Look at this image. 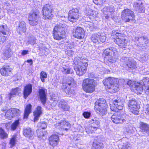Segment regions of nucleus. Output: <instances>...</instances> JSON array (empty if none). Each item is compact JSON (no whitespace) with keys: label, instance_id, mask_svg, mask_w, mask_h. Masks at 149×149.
Here are the masks:
<instances>
[{"label":"nucleus","instance_id":"nucleus-62","mask_svg":"<svg viewBox=\"0 0 149 149\" xmlns=\"http://www.w3.org/2000/svg\"><path fill=\"white\" fill-rule=\"evenodd\" d=\"M2 97V96L0 95V105L3 102Z\"/></svg>","mask_w":149,"mask_h":149},{"label":"nucleus","instance_id":"nucleus-1","mask_svg":"<svg viewBox=\"0 0 149 149\" xmlns=\"http://www.w3.org/2000/svg\"><path fill=\"white\" fill-rule=\"evenodd\" d=\"M113 38H115L114 41L120 47L125 48L127 46V41L126 40L124 34L113 31L112 33Z\"/></svg>","mask_w":149,"mask_h":149},{"label":"nucleus","instance_id":"nucleus-5","mask_svg":"<svg viewBox=\"0 0 149 149\" xmlns=\"http://www.w3.org/2000/svg\"><path fill=\"white\" fill-rule=\"evenodd\" d=\"M120 64L123 67H127L133 70L136 68V63L135 61L131 58L123 57L120 59Z\"/></svg>","mask_w":149,"mask_h":149},{"label":"nucleus","instance_id":"nucleus-7","mask_svg":"<svg viewBox=\"0 0 149 149\" xmlns=\"http://www.w3.org/2000/svg\"><path fill=\"white\" fill-rule=\"evenodd\" d=\"M121 17L122 19L126 22H132L135 19L134 12L128 9H124L122 11Z\"/></svg>","mask_w":149,"mask_h":149},{"label":"nucleus","instance_id":"nucleus-59","mask_svg":"<svg viewBox=\"0 0 149 149\" xmlns=\"http://www.w3.org/2000/svg\"><path fill=\"white\" fill-rule=\"evenodd\" d=\"M93 2L95 4H99L100 2V1H101V0H93Z\"/></svg>","mask_w":149,"mask_h":149},{"label":"nucleus","instance_id":"nucleus-19","mask_svg":"<svg viewBox=\"0 0 149 149\" xmlns=\"http://www.w3.org/2000/svg\"><path fill=\"white\" fill-rule=\"evenodd\" d=\"M85 35V32L84 29L79 27H78L73 33V36L74 37L79 39L83 38Z\"/></svg>","mask_w":149,"mask_h":149},{"label":"nucleus","instance_id":"nucleus-17","mask_svg":"<svg viewBox=\"0 0 149 149\" xmlns=\"http://www.w3.org/2000/svg\"><path fill=\"white\" fill-rule=\"evenodd\" d=\"M21 112L18 109L11 108L7 111L5 115V117L8 119L11 120L15 115L18 116Z\"/></svg>","mask_w":149,"mask_h":149},{"label":"nucleus","instance_id":"nucleus-32","mask_svg":"<svg viewBox=\"0 0 149 149\" xmlns=\"http://www.w3.org/2000/svg\"><path fill=\"white\" fill-rule=\"evenodd\" d=\"M65 33H53L54 38L57 40H60L63 39L65 37Z\"/></svg>","mask_w":149,"mask_h":149},{"label":"nucleus","instance_id":"nucleus-64","mask_svg":"<svg viewBox=\"0 0 149 149\" xmlns=\"http://www.w3.org/2000/svg\"><path fill=\"white\" fill-rule=\"evenodd\" d=\"M143 58H145V59H144L143 60H142L141 61L142 62H143L145 61V59H146L145 57H144Z\"/></svg>","mask_w":149,"mask_h":149},{"label":"nucleus","instance_id":"nucleus-58","mask_svg":"<svg viewBox=\"0 0 149 149\" xmlns=\"http://www.w3.org/2000/svg\"><path fill=\"white\" fill-rule=\"evenodd\" d=\"M28 53V51L27 50H23L22 52V54L23 55H24L27 54Z\"/></svg>","mask_w":149,"mask_h":149},{"label":"nucleus","instance_id":"nucleus-39","mask_svg":"<svg viewBox=\"0 0 149 149\" xmlns=\"http://www.w3.org/2000/svg\"><path fill=\"white\" fill-rule=\"evenodd\" d=\"M97 130V127L89 125L86 128V132L88 133H92L95 131Z\"/></svg>","mask_w":149,"mask_h":149},{"label":"nucleus","instance_id":"nucleus-49","mask_svg":"<svg viewBox=\"0 0 149 149\" xmlns=\"http://www.w3.org/2000/svg\"><path fill=\"white\" fill-rule=\"evenodd\" d=\"M16 136H13L10 141V144L12 146H13L15 144V141L16 140Z\"/></svg>","mask_w":149,"mask_h":149},{"label":"nucleus","instance_id":"nucleus-2","mask_svg":"<svg viewBox=\"0 0 149 149\" xmlns=\"http://www.w3.org/2000/svg\"><path fill=\"white\" fill-rule=\"evenodd\" d=\"M119 81L117 79L109 77L104 80L103 83L106 88L113 90L112 92H116L118 91L119 85Z\"/></svg>","mask_w":149,"mask_h":149},{"label":"nucleus","instance_id":"nucleus-63","mask_svg":"<svg viewBox=\"0 0 149 149\" xmlns=\"http://www.w3.org/2000/svg\"><path fill=\"white\" fill-rule=\"evenodd\" d=\"M6 146V144L5 143H3L2 146L3 147L2 149H4Z\"/></svg>","mask_w":149,"mask_h":149},{"label":"nucleus","instance_id":"nucleus-33","mask_svg":"<svg viewBox=\"0 0 149 149\" xmlns=\"http://www.w3.org/2000/svg\"><path fill=\"white\" fill-rule=\"evenodd\" d=\"M138 84L142 86L144 88L149 86V78L147 77H144L139 83Z\"/></svg>","mask_w":149,"mask_h":149},{"label":"nucleus","instance_id":"nucleus-8","mask_svg":"<svg viewBox=\"0 0 149 149\" xmlns=\"http://www.w3.org/2000/svg\"><path fill=\"white\" fill-rule=\"evenodd\" d=\"M39 12L38 10L31 11L29 16V23L33 26L37 25L40 19Z\"/></svg>","mask_w":149,"mask_h":149},{"label":"nucleus","instance_id":"nucleus-10","mask_svg":"<svg viewBox=\"0 0 149 149\" xmlns=\"http://www.w3.org/2000/svg\"><path fill=\"white\" fill-rule=\"evenodd\" d=\"M80 16L79 10L77 8H73L69 12L68 19L70 22H74L79 19Z\"/></svg>","mask_w":149,"mask_h":149},{"label":"nucleus","instance_id":"nucleus-52","mask_svg":"<svg viewBox=\"0 0 149 149\" xmlns=\"http://www.w3.org/2000/svg\"><path fill=\"white\" fill-rule=\"evenodd\" d=\"M37 133L38 137L39 138H42L44 136V134L43 132L39 130H37L36 131Z\"/></svg>","mask_w":149,"mask_h":149},{"label":"nucleus","instance_id":"nucleus-18","mask_svg":"<svg viewBox=\"0 0 149 149\" xmlns=\"http://www.w3.org/2000/svg\"><path fill=\"white\" fill-rule=\"evenodd\" d=\"M135 41H136L137 46L142 49L146 47L148 42V38L144 37L140 38L136 37Z\"/></svg>","mask_w":149,"mask_h":149},{"label":"nucleus","instance_id":"nucleus-51","mask_svg":"<svg viewBox=\"0 0 149 149\" xmlns=\"http://www.w3.org/2000/svg\"><path fill=\"white\" fill-rule=\"evenodd\" d=\"M36 38L33 36L30 37L29 39V42L32 45H34L36 42Z\"/></svg>","mask_w":149,"mask_h":149},{"label":"nucleus","instance_id":"nucleus-54","mask_svg":"<svg viewBox=\"0 0 149 149\" xmlns=\"http://www.w3.org/2000/svg\"><path fill=\"white\" fill-rule=\"evenodd\" d=\"M6 37L5 36H1L0 35V44H3L6 40Z\"/></svg>","mask_w":149,"mask_h":149},{"label":"nucleus","instance_id":"nucleus-57","mask_svg":"<svg viewBox=\"0 0 149 149\" xmlns=\"http://www.w3.org/2000/svg\"><path fill=\"white\" fill-rule=\"evenodd\" d=\"M144 89L145 90L146 94L149 95V86L144 88Z\"/></svg>","mask_w":149,"mask_h":149},{"label":"nucleus","instance_id":"nucleus-60","mask_svg":"<svg viewBox=\"0 0 149 149\" xmlns=\"http://www.w3.org/2000/svg\"><path fill=\"white\" fill-rule=\"evenodd\" d=\"M146 113L148 114L149 115V106L147 105V108L146 109V112H145Z\"/></svg>","mask_w":149,"mask_h":149},{"label":"nucleus","instance_id":"nucleus-53","mask_svg":"<svg viewBox=\"0 0 149 149\" xmlns=\"http://www.w3.org/2000/svg\"><path fill=\"white\" fill-rule=\"evenodd\" d=\"M127 84L130 87H134L136 84H135L134 81L130 80L127 81Z\"/></svg>","mask_w":149,"mask_h":149},{"label":"nucleus","instance_id":"nucleus-37","mask_svg":"<svg viewBox=\"0 0 149 149\" xmlns=\"http://www.w3.org/2000/svg\"><path fill=\"white\" fill-rule=\"evenodd\" d=\"M20 92V88L17 87L13 89L11 91L9 95V98L10 99L12 97V96L13 95H17Z\"/></svg>","mask_w":149,"mask_h":149},{"label":"nucleus","instance_id":"nucleus-9","mask_svg":"<svg viewBox=\"0 0 149 149\" xmlns=\"http://www.w3.org/2000/svg\"><path fill=\"white\" fill-rule=\"evenodd\" d=\"M111 118L112 121L116 124H122L127 122L126 118L118 112L113 113Z\"/></svg>","mask_w":149,"mask_h":149},{"label":"nucleus","instance_id":"nucleus-4","mask_svg":"<svg viewBox=\"0 0 149 149\" xmlns=\"http://www.w3.org/2000/svg\"><path fill=\"white\" fill-rule=\"evenodd\" d=\"M95 83L93 79L89 78L84 80L82 83L83 90L86 93H91L94 91L95 89Z\"/></svg>","mask_w":149,"mask_h":149},{"label":"nucleus","instance_id":"nucleus-28","mask_svg":"<svg viewBox=\"0 0 149 149\" xmlns=\"http://www.w3.org/2000/svg\"><path fill=\"white\" fill-rule=\"evenodd\" d=\"M64 26L61 24H58L56 26L54 29L53 33H65Z\"/></svg>","mask_w":149,"mask_h":149},{"label":"nucleus","instance_id":"nucleus-45","mask_svg":"<svg viewBox=\"0 0 149 149\" xmlns=\"http://www.w3.org/2000/svg\"><path fill=\"white\" fill-rule=\"evenodd\" d=\"M71 69L68 68L66 66L62 67V71L63 73L65 74H68L71 73Z\"/></svg>","mask_w":149,"mask_h":149},{"label":"nucleus","instance_id":"nucleus-14","mask_svg":"<svg viewBox=\"0 0 149 149\" xmlns=\"http://www.w3.org/2000/svg\"><path fill=\"white\" fill-rule=\"evenodd\" d=\"M106 56L108 57V60L110 62L113 63L115 60L113 59L114 56L117 53L116 49L113 47H111L109 49H106L104 52Z\"/></svg>","mask_w":149,"mask_h":149},{"label":"nucleus","instance_id":"nucleus-16","mask_svg":"<svg viewBox=\"0 0 149 149\" xmlns=\"http://www.w3.org/2000/svg\"><path fill=\"white\" fill-rule=\"evenodd\" d=\"M106 39V37L104 33H99L93 34L91 38L92 40L95 43L97 42H103L105 41Z\"/></svg>","mask_w":149,"mask_h":149},{"label":"nucleus","instance_id":"nucleus-34","mask_svg":"<svg viewBox=\"0 0 149 149\" xmlns=\"http://www.w3.org/2000/svg\"><path fill=\"white\" fill-rule=\"evenodd\" d=\"M31 104H28L26 106L24 111V118L26 119L28 117L29 114L31 112Z\"/></svg>","mask_w":149,"mask_h":149},{"label":"nucleus","instance_id":"nucleus-31","mask_svg":"<svg viewBox=\"0 0 149 149\" xmlns=\"http://www.w3.org/2000/svg\"><path fill=\"white\" fill-rule=\"evenodd\" d=\"M42 113L41 107L40 106H38L36 110L34 112V122L37 121L39 119L40 115Z\"/></svg>","mask_w":149,"mask_h":149},{"label":"nucleus","instance_id":"nucleus-12","mask_svg":"<svg viewBox=\"0 0 149 149\" xmlns=\"http://www.w3.org/2000/svg\"><path fill=\"white\" fill-rule=\"evenodd\" d=\"M124 106V101L120 98H117L114 100L113 104H111L110 109L113 111H116L117 109L121 110Z\"/></svg>","mask_w":149,"mask_h":149},{"label":"nucleus","instance_id":"nucleus-24","mask_svg":"<svg viewBox=\"0 0 149 149\" xmlns=\"http://www.w3.org/2000/svg\"><path fill=\"white\" fill-rule=\"evenodd\" d=\"M32 92V85L29 84L24 87L23 91L24 97L26 98Z\"/></svg>","mask_w":149,"mask_h":149},{"label":"nucleus","instance_id":"nucleus-15","mask_svg":"<svg viewBox=\"0 0 149 149\" xmlns=\"http://www.w3.org/2000/svg\"><path fill=\"white\" fill-rule=\"evenodd\" d=\"M102 11L105 15V17L107 19L110 17L112 18L113 17V14L115 12V9L113 6L105 7L102 10Z\"/></svg>","mask_w":149,"mask_h":149},{"label":"nucleus","instance_id":"nucleus-20","mask_svg":"<svg viewBox=\"0 0 149 149\" xmlns=\"http://www.w3.org/2000/svg\"><path fill=\"white\" fill-rule=\"evenodd\" d=\"M12 70V68L9 65H4L1 69L0 72L2 75L8 76L9 75Z\"/></svg>","mask_w":149,"mask_h":149},{"label":"nucleus","instance_id":"nucleus-23","mask_svg":"<svg viewBox=\"0 0 149 149\" xmlns=\"http://www.w3.org/2000/svg\"><path fill=\"white\" fill-rule=\"evenodd\" d=\"M26 26L25 23L23 21L20 22L17 29V32L19 34H21L23 33H25L26 31Z\"/></svg>","mask_w":149,"mask_h":149},{"label":"nucleus","instance_id":"nucleus-35","mask_svg":"<svg viewBox=\"0 0 149 149\" xmlns=\"http://www.w3.org/2000/svg\"><path fill=\"white\" fill-rule=\"evenodd\" d=\"M73 81V79L71 77H69L67 79V82L63 83V88L64 89H66L68 87V86H70Z\"/></svg>","mask_w":149,"mask_h":149},{"label":"nucleus","instance_id":"nucleus-56","mask_svg":"<svg viewBox=\"0 0 149 149\" xmlns=\"http://www.w3.org/2000/svg\"><path fill=\"white\" fill-rule=\"evenodd\" d=\"M89 27L91 29H94L95 27L94 26V25L93 23H90V24H88Z\"/></svg>","mask_w":149,"mask_h":149},{"label":"nucleus","instance_id":"nucleus-55","mask_svg":"<svg viewBox=\"0 0 149 149\" xmlns=\"http://www.w3.org/2000/svg\"><path fill=\"white\" fill-rule=\"evenodd\" d=\"M83 115L85 118H88L90 116V113L89 112H86L83 113Z\"/></svg>","mask_w":149,"mask_h":149},{"label":"nucleus","instance_id":"nucleus-3","mask_svg":"<svg viewBox=\"0 0 149 149\" xmlns=\"http://www.w3.org/2000/svg\"><path fill=\"white\" fill-rule=\"evenodd\" d=\"M107 105L105 100L103 98L98 99L95 103V109L97 113L103 115L107 113Z\"/></svg>","mask_w":149,"mask_h":149},{"label":"nucleus","instance_id":"nucleus-26","mask_svg":"<svg viewBox=\"0 0 149 149\" xmlns=\"http://www.w3.org/2000/svg\"><path fill=\"white\" fill-rule=\"evenodd\" d=\"M40 99L41 103L43 105L46 103V95L44 90L41 89L39 90Z\"/></svg>","mask_w":149,"mask_h":149},{"label":"nucleus","instance_id":"nucleus-42","mask_svg":"<svg viewBox=\"0 0 149 149\" xmlns=\"http://www.w3.org/2000/svg\"><path fill=\"white\" fill-rule=\"evenodd\" d=\"M139 83L136 84L134 86L135 89L136 91L138 93L141 94L142 90L144 89V87L138 84Z\"/></svg>","mask_w":149,"mask_h":149},{"label":"nucleus","instance_id":"nucleus-47","mask_svg":"<svg viewBox=\"0 0 149 149\" xmlns=\"http://www.w3.org/2000/svg\"><path fill=\"white\" fill-rule=\"evenodd\" d=\"M143 5L141 1H138L135 2L134 4V7L135 9L138 10V7H139L141 5Z\"/></svg>","mask_w":149,"mask_h":149},{"label":"nucleus","instance_id":"nucleus-48","mask_svg":"<svg viewBox=\"0 0 149 149\" xmlns=\"http://www.w3.org/2000/svg\"><path fill=\"white\" fill-rule=\"evenodd\" d=\"M130 147V144L128 142L123 143L122 145L121 149H128Z\"/></svg>","mask_w":149,"mask_h":149},{"label":"nucleus","instance_id":"nucleus-43","mask_svg":"<svg viewBox=\"0 0 149 149\" xmlns=\"http://www.w3.org/2000/svg\"><path fill=\"white\" fill-rule=\"evenodd\" d=\"M8 137V134L1 128H0V138L2 139H5Z\"/></svg>","mask_w":149,"mask_h":149},{"label":"nucleus","instance_id":"nucleus-25","mask_svg":"<svg viewBox=\"0 0 149 149\" xmlns=\"http://www.w3.org/2000/svg\"><path fill=\"white\" fill-rule=\"evenodd\" d=\"M56 125L57 127L60 126L63 129L66 130H68L71 126V125L69 123L65 120L61 121L60 122L57 123Z\"/></svg>","mask_w":149,"mask_h":149},{"label":"nucleus","instance_id":"nucleus-29","mask_svg":"<svg viewBox=\"0 0 149 149\" xmlns=\"http://www.w3.org/2000/svg\"><path fill=\"white\" fill-rule=\"evenodd\" d=\"M59 107L63 111H68L70 110V107L66 102L62 101L60 102Z\"/></svg>","mask_w":149,"mask_h":149},{"label":"nucleus","instance_id":"nucleus-13","mask_svg":"<svg viewBox=\"0 0 149 149\" xmlns=\"http://www.w3.org/2000/svg\"><path fill=\"white\" fill-rule=\"evenodd\" d=\"M42 15L44 19H51L53 16L50 5L46 4L44 6L42 10Z\"/></svg>","mask_w":149,"mask_h":149},{"label":"nucleus","instance_id":"nucleus-30","mask_svg":"<svg viewBox=\"0 0 149 149\" xmlns=\"http://www.w3.org/2000/svg\"><path fill=\"white\" fill-rule=\"evenodd\" d=\"M84 12L87 15L92 16L94 17H96L98 14L97 12L92 10L88 6L86 7Z\"/></svg>","mask_w":149,"mask_h":149},{"label":"nucleus","instance_id":"nucleus-38","mask_svg":"<svg viewBox=\"0 0 149 149\" xmlns=\"http://www.w3.org/2000/svg\"><path fill=\"white\" fill-rule=\"evenodd\" d=\"M12 53L11 49L9 47H6L4 50L3 54L6 58H9L11 57Z\"/></svg>","mask_w":149,"mask_h":149},{"label":"nucleus","instance_id":"nucleus-61","mask_svg":"<svg viewBox=\"0 0 149 149\" xmlns=\"http://www.w3.org/2000/svg\"><path fill=\"white\" fill-rule=\"evenodd\" d=\"M27 62L28 63H30V65H32L33 64V61L32 59L28 60Z\"/></svg>","mask_w":149,"mask_h":149},{"label":"nucleus","instance_id":"nucleus-50","mask_svg":"<svg viewBox=\"0 0 149 149\" xmlns=\"http://www.w3.org/2000/svg\"><path fill=\"white\" fill-rule=\"evenodd\" d=\"M138 10L137 9H135V10L139 13H141L144 12L145 8L143 5H141L139 7H138Z\"/></svg>","mask_w":149,"mask_h":149},{"label":"nucleus","instance_id":"nucleus-6","mask_svg":"<svg viewBox=\"0 0 149 149\" xmlns=\"http://www.w3.org/2000/svg\"><path fill=\"white\" fill-rule=\"evenodd\" d=\"M74 69L77 74L80 76L83 75L86 72L87 67L88 65L87 62L79 61L77 64L75 63Z\"/></svg>","mask_w":149,"mask_h":149},{"label":"nucleus","instance_id":"nucleus-41","mask_svg":"<svg viewBox=\"0 0 149 149\" xmlns=\"http://www.w3.org/2000/svg\"><path fill=\"white\" fill-rule=\"evenodd\" d=\"M19 124V120H16L10 126L11 130L13 131L15 130L18 127Z\"/></svg>","mask_w":149,"mask_h":149},{"label":"nucleus","instance_id":"nucleus-46","mask_svg":"<svg viewBox=\"0 0 149 149\" xmlns=\"http://www.w3.org/2000/svg\"><path fill=\"white\" fill-rule=\"evenodd\" d=\"M38 127H40L42 129H45L47 128V124L46 123L44 122L42 123H39L37 125Z\"/></svg>","mask_w":149,"mask_h":149},{"label":"nucleus","instance_id":"nucleus-36","mask_svg":"<svg viewBox=\"0 0 149 149\" xmlns=\"http://www.w3.org/2000/svg\"><path fill=\"white\" fill-rule=\"evenodd\" d=\"M1 33L4 35H8V29L6 25L0 26V35Z\"/></svg>","mask_w":149,"mask_h":149},{"label":"nucleus","instance_id":"nucleus-11","mask_svg":"<svg viewBox=\"0 0 149 149\" xmlns=\"http://www.w3.org/2000/svg\"><path fill=\"white\" fill-rule=\"evenodd\" d=\"M128 105L131 112L135 115L139 114V110L140 107L135 99H133L130 100Z\"/></svg>","mask_w":149,"mask_h":149},{"label":"nucleus","instance_id":"nucleus-21","mask_svg":"<svg viewBox=\"0 0 149 149\" xmlns=\"http://www.w3.org/2000/svg\"><path fill=\"white\" fill-rule=\"evenodd\" d=\"M49 144L52 146H55L58 144L59 141V138L58 135H53L49 139Z\"/></svg>","mask_w":149,"mask_h":149},{"label":"nucleus","instance_id":"nucleus-40","mask_svg":"<svg viewBox=\"0 0 149 149\" xmlns=\"http://www.w3.org/2000/svg\"><path fill=\"white\" fill-rule=\"evenodd\" d=\"M93 147L95 149H102L103 148L102 143L95 141L93 143Z\"/></svg>","mask_w":149,"mask_h":149},{"label":"nucleus","instance_id":"nucleus-22","mask_svg":"<svg viewBox=\"0 0 149 149\" xmlns=\"http://www.w3.org/2000/svg\"><path fill=\"white\" fill-rule=\"evenodd\" d=\"M34 132L30 127L24 129L23 130V134L26 138L32 139L33 137Z\"/></svg>","mask_w":149,"mask_h":149},{"label":"nucleus","instance_id":"nucleus-27","mask_svg":"<svg viewBox=\"0 0 149 149\" xmlns=\"http://www.w3.org/2000/svg\"><path fill=\"white\" fill-rule=\"evenodd\" d=\"M140 128L141 131L142 132L149 134V125L148 124L141 122L140 123Z\"/></svg>","mask_w":149,"mask_h":149},{"label":"nucleus","instance_id":"nucleus-44","mask_svg":"<svg viewBox=\"0 0 149 149\" xmlns=\"http://www.w3.org/2000/svg\"><path fill=\"white\" fill-rule=\"evenodd\" d=\"M47 74L46 72L43 71L41 72L40 74V78L42 82H45V79L47 78Z\"/></svg>","mask_w":149,"mask_h":149}]
</instances>
